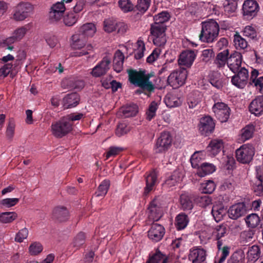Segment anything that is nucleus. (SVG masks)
I'll return each mask as SVG.
<instances>
[{
    "mask_svg": "<svg viewBox=\"0 0 263 263\" xmlns=\"http://www.w3.org/2000/svg\"><path fill=\"white\" fill-rule=\"evenodd\" d=\"M160 261H162V263H167V258L161 252L157 251L146 263H159Z\"/></svg>",
    "mask_w": 263,
    "mask_h": 263,
    "instance_id": "obj_50",
    "label": "nucleus"
},
{
    "mask_svg": "<svg viewBox=\"0 0 263 263\" xmlns=\"http://www.w3.org/2000/svg\"><path fill=\"white\" fill-rule=\"evenodd\" d=\"M110 60L107 57L98 63L91 69L90 75L93 78H99L105 75L110 68Z\"/></svg>",
    "mask_w": 263,
    "mask_h": 263,
    "instance_id": "obj_11",
    "label": "nucleus"
},
{
    "mask_svg": "<svg viewBox=\"0 0 263 263\" xmlns=\"http://www.w3.org/2000/svg\"><path fill=\"white\" fill-rule=\"evenodd\" d=\"M28 234V230L26 228H23L16 234L14 240L16 242H22L25 239L27 238Z\"/></svg>",
    "mask_w": 263,
    "mask_h": 263,
    "instance_id": "obj_60",
    "label": "nucleus"
},
{
    "mask_svg": "<svg viewBox=\"0 0 263 263\" xmlns=\"http://www.w3.org/2000/svg\"><path fill=\"white\" fill-rule=\"evenodd\" d=\"M124 59V55L121 50H116V72L122 70Z\"/></svg>",
    "mask_w": 263,
    "mask_h": 263,
    "instance_id": "obj_61",
    "label": "nucleus"
},
{
    "mask_svg": "<svg viewBox=\"0 0 263 263\" xmlns=\"http://www.w3.org/2000/svg\"><path fill=\"white\" fill-rule=\"evenodd\" d=\"M15 63H12V62L4 64L0 68V77L5 78L9 74H11L13 70L15 69Z\"/></svg>",
    "mask_w": 263,
    "mask_h": 263,
    "instance_id": "obj_49",
    "label": "nucleus"
},
{
    "mask_svg": "<svg viewBox=\"0 0 263 263\" xmlns=\"http://www.w3.org/2000/svg\"><path fill=\"white\" fill-rule=\"evenodd\" d=\"M103 28L106 32H112L115 28V20L114 18H108L104 20L103 23Z\"/></svg>",
    "mask_w": 263,
    "mask_h": 263,
    "instance_id": "obj_62",
    "label": "nucleus"
},
{
    "mask_svg": "<svg viewBox=\"0 0 263 263\" xmlns=\"http://www.w3.org/2000/svg\"><path fill=\"white\" fill-rule=\"evenodd\" d=\"M170 15L166 11H162L154 17V24L164 25V23L168 21Z\"/></svg>",
    "mask_w": 263,
    "mask_h": 263,
    "instance_id": "obj_51",
    "label": "nucleus"
},
{
    "mask_svg": "<svg viewBox=\"0 0 263 263\" xmlns=\"http://www.w3.org/2000/svg\"><path fill=\"white\" fill-rule=\"evenodd\" d=\"M118 3L120 8L125 12L130 11L134 8V6L130 0H120Z\"/></svg>",
    "mask_w": 263,
    "mask_h": 263,
    "instance_id": "obj_63",
    "label": "nucleus"
},
{
    "mask_svg": "<svg viewBox=\"0 0 263 263\" xmlns=\"http://www.w3.org/2000/svg\"><path fill=\"white\" fill-rule=\"evenodd\" d=\"M202 28L199 35L201 41L205 43L213 42L218 35L219 26L214 20H209L201 23Z\"/></svg>",
    "mask_w": 263,
    "mask_h": 263,
    "instance_id": "obj_1",
    "label": "nucleus"
},
{
    "mask_svg": "<svg viewBox=\"0 0 263 263\" xmlns=\"http://www.w3.org/2000/svg\"><path fill=\"white\" fill-rule=\"evenodd\" d=\"M175 221V226L177 229L181 230L187 227L189 222V218L187 215L181 213L176 216Z\"/></svg>",
    "mask_w": 263,
    "mask_h": 263,
    "instance_id": "obj_37",
    "label": "nucleus"
},
{
    "mask_svg": "<svg viewBox=\"0 0 263 263\" xmlns=\"http://www.w3.org/2000/svg\"><path fill=\"white\" fill-rule=\"evenodd\" d=\"M27 31V27L26 26H23L14 30L12 35L17 41H19L25 36Z\"/></svg>",
    "mask_w": 263,
    "mask_h": 263,
    "instance_id": "obj_56",
    "label": "nucleus"
},
{
    "mask_svg": "<svg viewBox=\"0 0 263 263\" xmlns=\"http://www.w3.org/2000/svg\"><path fill=\"white\" fill-rule=\"evenodd\" d=\"M215 128V123L210 116H205L200 118L198 124V129L200 134L204 136L211 134Z\"/></svg>",
    "mask_w": 263,
    "mask_h": 263,
    "instance_id": "obj_13",
    "label": "nucleus"
},
{
    "mask_svg": "<svg viewBox=\"0 0 263 263\" xmlns=\"http://www.w3.org/2000/svg\"><path fill=\"white\" fill-rule=\"evenodd\" d=\"M180 202L182 209L190 210L193 208V203L187 193L182 194L180 197Z\"/></svg>",
    "mask_w": 263,
    "mask_h": 263,
    "instance_id": "obj_45",
    "label": "nucleus"
},
{
    "mask_svg": "<svg viewBox=\"0 0 263 263\" xmlns=\"http://www.w3.org/2000/svg\"><path fill=\"white\" fill-rule=\"evenodd\" d=\"M164 102L166 105L170 107H176L181 104L180 99L176 95L173 93H168L164 98Z\"/></svg>",
    "mask_w": 263,
    "mask_h": 263,
    "instance_id": "obj_35",
    "label": "nucleus"
},
{
    "mask_svg": "<svg viewBox=\"0 0 263 263\" xmlns=\"http://www.w3.org/2000/svg\"><path fill=\"white\" fill-rule=\"evenodd\" d=\"M165 232V229L162 225L154 223L148 231V237L152 241L158 242L162 239Z\"/></svg>",
    "mask_w": 263,
    "mask_h": 263,
    "instance_id": "obj_17",
    "label": "nucleus"
},
{
    "mask_svg": "<svg viewBox=\"0 0 263 263\" xmlns=\"http://www.w3.org/2000/svg\"><path fill=\"white\" fill-rule=\"evenodd\" d=\"M233 42L237 49H245L248 45L247 41L238 33L234 34Z\"/></svg>",
    "mask_w": 263,
    "mask_h": 263,
    "instance_id": "obj_43",
    "label": "nucleus"
},
{
    "mask_svg": "<svg viewBox=\"0 0 263 263\" xmlns=\"http://www.w3.org/2000/svg\"><path fill=\"white\" fill-rule=\"evenodd\" d=\"M87 39L79 32L73 34L71 37V46L74 49L80 50L86 46Z\"/></svg>",
    "mask_w": 263,
    "mask_h": 263,
    "instance_id": "obj_27",
    "label": "nucleus"
},
{
    "mask_svg": "<svg viewBox=\"0 0 263 263\" xmlns=\"http://www.w3.org/2000/svg\"><path fill=\"white\" fill-rule=\"evenodd\" d=\"M202 98V95L198 91L191 92L189 95L187 100L189 108H194L200 102Z\"/></svg>",
    "mask_w": 263,
    "mask_h": 263,
    "instance_id": "obj_32",
    "label": "nucleus"
},
{
    "mask_svg": "<svg viewBox=\"0 0 263 263\" xmlns=\"http://www.w3.org/2000/svg\"><path fill=\"white\" fill-rule=\"evenodd\" d=\"M196 57L195 51L192 50H186L182 51L178 60V64L181 66L190 67Z\"/></svg>",
    "mask_w": 263,
    "mask_h": 263,
    "instance_id": "obj_15",
    "label": "nucleus"
},
{
    "mask_svg": "<svg viewBox=\"0 0 263 263\" xmlns=\"http://www.w3.org/2000/svg\"><path fill=\"white\" fill-rule=\"evenodd\" d=\"M223 148V142L222 140L215 139L212 140L206 147L209 155L215 156Z\"/></svg>",
    "mask_w": 263,
    "mask_h": 263,
    "instance_id": "obj_23",
    "label": "nucleus"
},
{
    "mask_svg": "<svg viewBox=\"0 0 263 263\" xmlns=\"http://www.w3.org/2000/svg\"><path fill=\"white\" fill-rule=\"evenodd\" d=\"M260 255V251L258 246L254 245L249 249L247 257L249 260L255 261L257 260Z\"/></svg>",
    "mask_w": 263,
    "mask_h": 263,
    "instance_id": "obj_47",
    "label": "nucleus"
},
{
    "mask_svg": "<svg viewBox=\"0 0 263 263\" xmlns=\"http://www.w3.org/2000/svg\"><path fill=\"white\" fill-rule=\"evenodd\" d=\"M184 176V172L182 169L178 168L174 171L172 174L167 177L166 179L164 186L171 187L176 185L181 181Z\"/></svg>",
    "mask_w": 263,
    "mask_h": 263,
    "instance_id": "obj_20",
    "label": "nucleus"
},
{
    "mask_svg": "<svg viewBox=\"0 0 263 263\" xmlns=\"http://www.w3.org/2000/svg\"><path fill=\"white\" fill-rule=\"evenodd\" d=\"M109 186V181L108 180H104L100 184L98 187V190L95 193V195L97 197H103L104 196L108 191Z\"/></svg>",
    "mask_w": 263,
    "mask_h": 263,
    "instance_id": "obj_53",
    "label": "nucleus"
},
{
    "mask_svg": "<svg viewBox=\"0 0 263 263\" xmlns=\"http://www.w3.org/2000/svg\"><path fill=\"white\" fill-rule=\"evenodd\" d=\"M72 123L67 122L63 117L59 121L52 124L51 131L54 136L62 137L72 130Z\"/></svg>",
    "mask_w": 263,
    "mask_h": 263,
    "instance_id": "obj_6",
    "label": "nucleus"
},
{
    "mask_svg": "<svg viewBox=\"0 0 263 263\" xmlns=\"http://www.w3.org/2000/svg\"><path fill=\"white\" fill-rule=\"evenodd\" d=\"M259 10V5L255 0H246L243 4V15L248 19H251L255 16Z\"/></svg>",
    "mask_w": 263,
    "mask_h": 263,
    "instance_id": "obj_12",
    "label": "nucleus"
},
{
    "mask_svg": "<svg viewBox=\"0 0 263 263\" xmlns=\"http://www.w3.org/2000/svg\"><path fill=\"white\" fill-rule=\"evenodd\" d=\"M187 76V70L185 68H180L170 74L167 78V82L173 88H178L185 83Z\"/></svg>",
    "mask_w": 263,
    "mask_h": 263,
    "instance_id": "obj_7",
    "label": "nucleus"
},
{
    "mask_svg": "<svg viewBox=\"0 0 263 263\" xmlns=\"http://www.w3.org/2000/svg\"><path fill=\"white\" fill-rule=\"evenodd\" d=\"M236 157L238 161L243 164L249 163L255 154L254 146L249 144H245L236 150Z\"/></svg>",
    "mask_w": 263,
    "mask_h": 263,
    "instance_id": "obj_5",
    "label": "nucleus"
},
{
    "mask_svg": "<svg viewBox=\"0 0 263 263\" xmlns=\"http://www.w3.org/2000/svg\"><path fill=\"white\" fill-rule=\"evenodd\" d=\"M15 123L13 119H10L6 126V135L7 138L12 139L14 135Z\"/></svg>",
    "mask_w": 263,
    "mask_h": 263,
    "instance_id": "obj_54",
    "label": "nucleus"
},
{
    "mask_svg": "<svg viewBox=\"0 0 263 263\" xmlns=\"http://www.w3.org/2000/svg\"><path fill=\"white\" fill-rule=\"evenodd\" d=\"M210 82L215 87L220 89L223 87V81L220 74L213 72L210 74Z\"/></svg>",
    "mask_w": 263,
    "mask_h": 263,
    "instance_id": "obj_39",
    "label": "nucleus"
},
{
    "mask_svg": "<svg viewBox=\"0 0 263 263\" xmlns=\"http://www.w3.org/2000/svg\"><path fill=\"white\" fill-rule=\"evenodd\" d=\"M215 116L221 122H227L230 115V108L223 102H217L212 107Z\"/></svg>",
    "mask_w": 263,
    "mask_h": 263,
    "instance_id": "obj_9",
    "label": "nucleus"
},
{
    "mask_svg": "<svg viewBox=\"0 0 263 263\" xmlns=\"http://www.w3.org/2000/svg\"><path fill=\"white\" fill-rule=\"evenodd\" d=\"M19 198H5L0 201V204L4 207L10 208L15 205L19 202Z\"/></svg>",
    "mask_w": 263,
    "mask_h": 263,
    "instance_id": "obj_64",
    "label": "nucleus"
},
{
    "mask_svg": "<svg viewBox=\"0 0 263 263\" xmlns=\"http://www.w3.org/2000/svg\"><path fill=\"white\" fill-rule=\"evenodd\" d=\"M79 100V96L77 93L69 94L63 99V105L66 108L73 107L77 105Z\"/></svg>",
    "mask_w": 263,
    "mask_h": 263,
    "instance_id": "obj_31",
    "label": "nucleus"
},
{
    "mask_svg": "<svg viewBox=\"0 0 263 263\" xmlns=\"http://www.w3.org/2000/svg\"><path fill=\"white\" fill-rule=\"evenodd\" d=\"M216 184L212 180H207L200 184V190L204 194H211L215 190Z\"/></svg>",
    "mask_w": 263,
    "mask_h": 263,
    "instance_id": "obj_40",
    "label": "nucleus"
},
{
    "mask_svg": "<svg viewBox=\"0 0 263 263\" xmlns=\"http://www.w3.org/2000/svg\"><path fill=\"white\" fill-rule=\"evenodd\" d=\"M256 180L253 183V189L257 196H260L263 193V166L256 167Z\"/></svg>",
    "mask_w": 263,
    "mask_h": 263,
    "instance_id": "obj_18",
    "label": "nucleus"
},
{
    "mask_svg": "<svg viewBox=\"0 0 263 263\" xmlns=\"http://www.w3.org/2000/svg\"><path fill=\"white\" fill-rule=\"evenodd\" d=\"M228 213L231 219H237L246 214V205L243 202L235 204L230 207Z\"/></svg>",
    "mask_w": 263,
    "mask_h": 263,
    "instance_id": "obj_19",
    "label": "nucleus"
},
{
    "mask_svg": "<svg viewBox=\"0 0 263 263\" xmlns=\"http://www.w3.org/2000/svg\"><path fill=\"white\" fill-rule=\"evenodd\" d=\"M237 8V3L234 0L227 1L224 5V10L226 13L230 14L234 12Z\"/></svg>",
    "mask_w": 263,
    "mask_h": 263,
    "instance_id": "obj_58",
    "label": "nucleus"
},
{
    "mask_svg": "<svg viewBox=\"0 0 263 263\" xmlns=\"http://www.w3.org/2000/svg\"><path fill=\"white\" fill-rule=\"evenodd\" d=\"M165 25L152 24L151 34L153 43L157 46H163L166 42Z\"/></svg>",
    "mask_w": 263,
    "mask_h": 263,
    "instance_id": "obj_4",
    "label": "nucleus"
},
{
    "mask_svg": "<svg viewBox=\"0 0 263 263\" xmlns=\"http://www.w3.org/2000/svg\"><path fill=\"white\" fill-rule=\"evenodd\" d=\"M242 32L243 36L251 40L257 39V33L256 29L253 25H247L245 26Z\"/></svg>",
    "mask_w": 263,
    "mask_h": 263,
    "instance_id": "obj_44",
    "label": "nucleus"
},
{
    "mask_svg": "<svg viewBox=\"0 0 263 263\" xmlns=\"http://www.w3.org/2000/svg\"><path fill=\"white\" fill-rule=\"evenodd\" d=\"M137 49L135 50V57L136 59H140L144 56L145 50V44L143 41L139 40L137 42Z\"/></svg>",
    "mask_w": 263,
    "mask_h": 263,
    "instance_id": "obj_55",
    "label": "nucleus"
},
{
    "mask_svg": "<svg viewBox=\"0 0 263 263\" xmlns=\"http://www.w3.org/2000/svg\"><path fill=\"white\" fill-rule=\"evenodd\" d=\"M147 212L148 218L153 221H158L162 215V210L157 205L156 200L150 203Z\"/></svg>",
    "mask_w": 263,
    "mask_h": 263,
    "instance_id": "obj_22",
    "label": "nucleus"
},
{
    "mask_svg": "<svg viewBox=\"0 0 263 263\" xmlns=\"http://www.w3.org/2000/svg\"><path fill=\"white\" fill-rule=\"evenodd\" d=\"M66 10L64 2H58L53 4L51 7L49 17L50 20L52 22H57L63 17L64 13Z\"/></svg>",
    "mask_w": 263,
    "mask_h": 263,
    "instance_id": "obj_10",
    "label": "nucleus"
},
{
    "mask_svg": "<svg viewBox=\"0 0 263 263\" xmlns=\"http://www.w3.org/2000/svg\"><path fill=\"white\" fill-rule=\"evenodd\" d=\"M216 171L215 166L210 163H203L200 167L197 170V175L200 177H203L206 175H210Z\"/></svg>",
    "mask_w": 263,
    "mask_h": 263,
    "instance_id": "obj_28",
    "label": "nucleus"
},
{
    "mask_svg": "<svg viewBox=\"0 0 263 263\" xmlns=\"http://www.w3.org/2000/svg\"><path fill=\"white\" fill-rule=\"evenodd\" d=\"M17 42L16 39L12 36L6 38L4 40L3 42L1 43V46L2 47L5 49H8L9 50H12L14 48L13 44Z\"/></svg>",
    "mask_w": 263,
    "mask_h": 263,
    "instance_id": "obj_59",
    "label": "nucleus"
},
{
    "mask_svg": "<svg viewBox=\"0 0 263 263\" xmlns=\"http://www.w3.org/2000/svg\"><path fill=\"white\" fill-rule=\"evenodd\" d=\"M157 175L155 171L151 172L146 178V186L145 193L147 194L151 191L157 182Z\"/></svg>",
    "mask_w": 263,
    "mask_h": 263,
    "instance_id": "obj_36",
    "label": "nucleus"
},
{
    "mask_svg": "<svg viewBox=\"0 0 263 263\" xmlns=\"http://www.w3.org/2000/svg\"><path fill=\"white\" fill-rule=\"evenodd\" d=\"M237 73L232 77L231 82L236 87L243 88L247 84L249 72L245 68H240Z\"/></svg>",
    "mask_w": 263,
    "mask_h": 263,
    "instance_id": "obj_14",
    "label": "nucleus"
},
{
    "mask_svg": "<svg viewBox=\"0 0 263 263\" xmlns=\"http://www.w3.org/2000/svg\"><path fill=\"white\" fill-rule=\"evenodd\" d=\"M249 110L256 116L263 114V96H258L251 102Z\"/></svg>",
    "mask_w": 263,
    "mask_h": 263,
    "instance_id": "obj_21",
    "label": "nucleus"
},
{
    "mask_svg": "<svg viewBox=\"0 0 263 263\" xmlns=\"http://www.w3.org/2000/svg\"><path fill=\"white\" fill-rule=\"evenodd\" d=\"M189 258L192 262H204L206 258V251L202 248H196L191 250Z\"/></svg>",
    "mask_w": 263,
    "mask_h": 263,
    "instance_id": "obj_24",
    "label": "nucleus"
},
{
    "mask_svg": "<svg viewBox=\"0 0 263 263\" xmlns=\"http://www.w3.org/2000/svg\"><path fill=\"white\" fill-rule=\"evenodd\" d=\"M43 246L39 242H32L28 248V252L32 256H35L43 251Z\"/></svg>",
    "mask_w": 263,
    "mask_h": 263,
    "instance_id": "obj_52",
    "label": "nucleus"
},
{
    "mask_svg": "<svg viewBox=\"0 0 263 263\" xmlns=\"http://www.w3.org/2000/svg\"><path fill=\"white\" fill-rule=\"evenodd\" d=\"M53 216L54 219L60 222L66 221L69 218L68 210L63 207H57L53 212Z\"/></svg>",
    "mask_w": 263,
    "mask_h": 263,
    "instance_id": "obj_33",
    "label": "nucleus"
},
{
    "mask_svg": "<svg viewBox=\"0 0 263 263\" xmlns=\"http://www.w3.org/2000/svg\"><path fill=\"white\" fill-rule=\"evenodd\" d=\"M205 156V152L204 151H198L195 152L191 156L190 161L192 167L198 168L202 164L201 162L202 160L204 159Z\"/></svg>",
    "mask_w": 263,
    "mask_h": 263,
    "instance_id": "obj_34",
    "label": "nucleus"
},
{
    "mask_svg": "<svg viewBox=\"0 0 263 263\" xmlns=\"http://www.w3.org/2000/svg\"><path fill=\"white\" fill-rule=\"evenodd\" d=\"M245 221L249 227L254 228L259 224L260 219L257 214H251L247 216Z\"/></svg>",
    "mask_w": 263,
    "mask_h": 263,
    "instance_id": "obj_46",
    "label": "nucleus"
},
{
    "mask_svg": "<svg viewBox=\"0 0 263 263\" xmlns=\"http://www.w3.org/2000/svg\"><path fill=\"white\" fill-rule=\"evenodd\" d=\"M255 131V126L253 124H248L243 127L240 132L239 136V140L244 142L250 139L253 135Z\"/></svg>",
    "mask_w": 263,
    "mask_h": 263,
    "instance_id": "obj_30",
    "label": "nucleus"
},
{
    "mask_svg": "<svg viewBox=\"0 0 263 263\" xmlns=\"http://www.w3.org/2000/svg\"><path fill=\"white\" fill-rule=\"evenodd\" d=\"M226 212V210L221 205H214L211 211L214 220L217 222L222 220Z\"/></svg>",
    "mask_w": 263,
    "mask_h": 263,
    "instance_id": "obj_41",
    "label": "nucleus"
},
{
    "mask_svg": "<svg viewBox=\"0 0 263 263\" xmlns=\"http://www.w3.org/2000/svg\"><path fill=\"white\" fill-rule=\"evenodd\" d=\"M97 31L95 25L93 23H86L79 29V33L86 39L92 37Z\"/></svg>",
    "mask_w": 263,
    "mask_h": 263,
    "instance_id": "obj_25",
    "label": "nucleus"
},
{
    "mask_svg": "<svg viewBox=\"0 0 263 263\" xmlns=\"http://www.w3.org/2000/svg\"><path fill=\"white\" fill-rule=\"evenodd\" d=\"M33 6L29 2H21L14 8L12 18L16 21H23L33 11Z\"/></svg>",
    "mask_w": 263,
    "mask_h": 263,
    "instance_id": "obj_3",
    "label": "nucleus"
},
{
    "mask_svg": "<svg viewBox=\"0 0 263 263\" xmlns=\"http://www.w3.org/2000/svg\"><path fill=\"white\" fill-rule=\"evenodd\" d=\"M128 74L129 80L132 84L148 91H152L154 89V85L149 81L151 76L146 73L145 71H138L132 70L129 71Z\"/></svg>",
    "mask_w": 263,
    "mask_h": 263,
    "instance_id": "obj_2",
    "label": "nucleus"
},
{
    "mask_svg": "<svg viewBox=\"0 0 263 263\" xmlns=\"http://www.w3.org/2000/svg\"><path fill=\"white\" fill-rule=\"evenodd\" d=\"M229 51L228 49L224 50L219 53L216 57L215 63L218 67L224 66L226 63L228 64Z\"/></svg>",
    "mask_w": 263,
    "mask_h": 263,
    "instance_id": "obj_42",
    "label": "nucleus"
},
{
    "mask_svg": "<svg viewBox=\"0 0 263 263\" xmlns=\"http://www.w3.org/2000/svg\"><path fill=\"white\" fill-rule=\"evenodd\" d=\"M172 138L168 132H162L157 139L154 147L156 153H163L166 152L171 147Z\"/></svg>",
    "mask_w": 263,
    "mask_h": 263,
    "instance_id": "obj_8",
    "label": "nucleus"
},
{
    "mask_svg": "<svg viewBox=\"0 0 263 263\" xmlns=\"http://www.w3.org/2000/svg\"><path fill=\"white\" fill-rule=\"evenodd\" d=\"M161 103L160 99L152 101L146 110L145 118L148 121H151L156 115V112Z\"/></svg>",
    "mask_w": 263,
    "mask_h": 263,
    "instance_id": "obj_26",
    "label": "nucleus"
},
{
    "mask_svg": "<svg viewBox=\"0 0 263 263\" xmlns=\"http://www.w3.org/2000/svg\"><path fill=\"white\" fill-rule=\"evenodd\" d=\"M138 106L135 104L123 106L119 110V112L125 118L135 116L138 112Z\"/></svg>",
    "mask_w": 263,
    "mask_h": 263,
    "instance_id": "obj_29",
    "label": "nucleus"
},
{
    "mask_svg": "<svg viewBox=\"0 0 263 263\" xmlns=\"http://www.w3.org/2000/svg\"><path fill=\"white\" fill-rule=\"evenodd\" d=\"M242 63V55L238 51L232 53L228 60V66L234 73L240 70Z\"/></svg>",
    "mask_w": 263,
    "mask_h": 263,
    "instance_id": "obj_16",
    "label": "nucleus"
},
{
    "mask_svg": "<svg viewBox=\"0 0 263 263\" xmlns=\"http://www.w3.org/2000/svg\"><path fill=\"white\" fill-rule=\"evenodd\" d=\"M196 202L199 206L206 208L212 204V199L209 196L204 195L197 197Z\"/></svg>",
    "mask_w": 263,
    "mask_h": 263,
    "instance_id": "obj_57",
    "label": "nucleus"
},
{
    "mask_svg": "<svg viewBox=\"0 0 263 263\" xmlns=\"http://www.w3.org/2000/svg\"><path fill=\"white\" fill-rule=\"evenodd\" d=\"M18 217L15 212H4L0 213V223L2 224L11 223Z\"/></svg>",
    "mask_w": 263,
    "mask_h": 263,
    "instance_id": "obj_38",
    "label": "nucleus"
},
{
    "mask_svg": "<svg viewBox=\"0 0 263 263\" xmlns=\"http://www.w3.org/2000/svg\"><path fill=\"white\" fill-rule=\"evenodd\" d=\"M78 18V14H75L72 12H69L64 16L63 22L65 25L67 26H71L76 24Z\"/></svg>",
    "mask_w": 263,
    "mask_h": 263,
    "instance_id": "obj_48",
    "label": "nucleus"
}]
</instances>
